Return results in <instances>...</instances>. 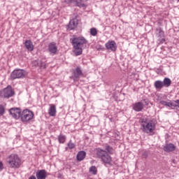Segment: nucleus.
<instances>
[{"mask_svg": "<svg viewBox=\"0 0 179 179\" xmlns=\"http://www.w3.org/2000/svg\"><path fill=\"white\" fill-rule=\"evenodd\" d=\"M71 44L74 48L73 52L75 55H82L83 48L87 44V40L83 36L73 38L71 39Z\"/></svg>", "mask_w": 179, "mask_h": 179, "instance_id": "1", "label": "nucleus"}, {"mask_svg": "<svg viewBox=\"0 0 179 179\" xmlns=\"http://www.w3.org/2000/svg\"><path fill=\"white\" fill-rule=\"evenodd\" d=\"M141 127H143V132L154 135L156 129V121H148L146 119H141Z\"/></svg>", "mask_w": 179, "mask_h": 179, "instance_id": "2", "label": "nucleus"}, {"mask_svg": "<svg viewBox=\"0 0 179 179\" xmlns=\"http://www.w3.org/2000/svg\"><path fill=\"white\" fill-rule=\"evenodd\" d=\"M6 162L10 169H19L22 165V159L16 154H11L6 158Z\"/></svg>", "mask_w": 179, "mask_h": 179, "instance_id": "3", "label": "nucleus"}, {"mask_svg": "<svg viewBox=\"0 0 179 179\" xmlns=\"http://www.w3.org/2000/svg\"><path fill=\"white\" fill-rule=\"evenodd\" d=\"M96 155L104 164H110L112 162L111 156L104 150L99 148L96 152Z\"/></svg>", "mask_w": 179, "mask_h": 179, "instance_id": "4", "label": "nucleus"}, {"mask_svg": "<svg viewBox=\"0 0 179 179\" xmlns=\"http://www.w3.org/2000/svg\"><path fill=\"white\" fill-rule=\"evenodd\" d=\"M34 117V113H33L32 111L26 109L22 112L20 118L22 122H27V121H30V120H33Z\"/></svg>", "mask_w": 179, "mask_h": 179, "instance_id": "5", "label": "nucleus"}, {"mask_svg": "<svg viewBox=\"0 0 179 179\" xmlns=\"http://www.w3.org/2000/svg\"><path fill=\"white\" fill-rule=\"evenodd\" d=\"M27 75V72L24 70L22 69H17V70H14L11 74H10V78L13 80L14 79H20L22 78H25V76Z\"/></svg>", "mask_w": 179, "mask_h": 179, "instance_id": "6", "label": "nucleus"}, {"mask_svg": "<svg viewBox=\"0 0 179 179\" xmlns=\"http://www.w3.org/2000/svg\"><path fill=\"white\" fill-rule=\"evenodd\" d=\"M0 96L4 97V99H9L15 96V91H13L10 85H8L3 91L0 92Z\"/></svg>", "mask_w": 179, "mask_h": 179, "instance_id": "7", "label": "nucleus"}, {"mask_svg": "<svg viewBox=\"0 0 179 179\" xmlns=\"http://www.w3.org/2000/svg\"><path fill=\"white\" fill-rule=\"evenodd\" d=\"M10 114L13 118L18 120V118H20V116L22 115V110L17 108H12L10 109Z\"/></svg>", "mask_w": 179, "mask_h": 179, "instance_id": "8", "label": "nucleus"}, {"mask_svg": "<svg viewBox=\"0 0 179 179\" xmlns=\"http://www.w3.org/2000/svg\"><path fill=\"white\" fill-rule=\"evenodd\" d=\"M48 51L50 54H53L55 55L57 52L58 51V47L57 46V43L52 42L48 45Z\"/></svg>", "mask_w": 179, "mask_h": 179, "instance_id": "9", "label": "nucleus"}, {"mask_svg": "<svg viewBox=\"0 0 179 179\" xmlns=\"http://www.w3.org/2000/svg\"><path fill=\"white\" fill-rule=\"evenodd\" d=\"M106 48H107V50H110V51L115 52L117 50V43H115V41H108L106 44Z\"/></svg>", "mask_w": 179, "mask_h": 179, "instance_id": "10", "label": "nucleus"}, {"mask_svg": "<svg viewBox=\"0 0 179 179\" xmlns=\"http://www.w3.org/2000/svg\"><path fill=\"white\" fill-rule=\"evenodd\" d=\"M80 76H83V73H82L80 68L77 67L73 71V78H74V80H79Z\"/></svg>", "mask_w": 179, "mask_h": 179, "instance_id": "11", "label": "nucleus"}, {"mask_svg": "<svg viewBox=\"0 0 179 179\" xmlns=\"http://www.w3.org/2000/svg\"><path fill=\"white\" fill-rule=\"evenodd\" d=\"M36 178L37 179H45V178H47V171L44 169L38 170L36 171Z\"/></svg>", "mask_w": 179, "mask_h": 179, "instance_id": "12", "label": "nucleus"}, {"mask_svg": "<svg viewBox=\"0 0 179 179\" xmlns=\"http://www.w3.org/2000/svg\"><path fill=\"white\" fill-rule=\"evenodd\" d=\"M78 24V19L74 18L69 22L68 29H69V30H73V29H76Z\"/></svg>", "mask_w": 179, "mask_h": 179, "instance_id": "13", "label": "nucleus"}, {"mask_svg": "<svg viewBox=\"0 0 179 179\" xmlns=\"http://www.w3.org/2000/svg\"><path fill=\"white\" fill-rule=\"evenodd\" d=\"M164 150L168 153L170 152H174V150H176V145L173 143L166 144L164 146Z\"/></svg>", "mask_w": 179, "mask_h": 179, "instance_id": "14", "label": "nucleus"}, {"mask_svg": "<svg viewBox=\"0 0 179 179\" xmlns=\"http://www.w3.org/2000/svg\"><path fill=\"white\" fill-rule=\"evenodd\" d=\"M143 108V103L142 102H137L133 104V110L134 111H142V109Z\"/></svg>", "mask_w": 179, "mask_h": 179, "instance_id": "15", "label": "nucleus"}, {"mask_svg": "<svg viewBox=\"0 0 179 179\" xmlns=\"http://www.w3.org/2000/svg\"><path fill=\"white\" fill-rule=\"evenodd\" d=\"M24 46L28 51H33L34 50V45H33V42L30 40H27L24 43Z\"/></svg>", "mask_w": 179, "mask_h": 179, "instance_id": "16", "label": "nucleus"}, {"mask_svg": "<svg viewBox=\"0 0 179 179\" xmlns=\"http://www.w3.org/2000/svg\"><path fill=\"white\" fill-rule=\"evenodd\" d=\"M48 114L50 115V117H55V115L57 114V108L55 107V105H50Z\"/></svg>", "mask_w": 179, "mask_h": 179, "instance_id": "17", "label": "nucleus"}, {"mask_svg": "<svg viewBox=\"0 0 179 179\" xmlns=\"http://www.w3.org/2000/svg\"><path fill=\"white\" fill-rule=\"evenodd\" d=\"M86 157V152L85 151H80L77 155V160L82 162Z\"/></svg>", "mask_w": 179, "mask_h": 179, "instance_id": "18", "label": "nucleus"}, {"mask_svg": "<svg viewBox=\"0 0 179 179\" xmlns=\"http://www.w3.org/2000/svg\"><path fill=\"white\" fill-rule=\"evenodd\" d=\"M162 83L165 87H169L171 85V80L169 78H165Z\"/></svg>", "mask_w": 179, "mask_h": 179, "instance_id": "19", "label": "nucleus"}, {"mask_svg": "<svg viewBox=\"0 0 179 179\" xmlns=\"http://www.w3.org/2000/svg\"><path fill=\"white\" fill-rule=\"evenodd\" d=\"M155 89H162L163 87H164L163 82L161 80L155 81Z\"/></svg>", "mask_w": 179, "mask_h": 179, "instance_id": "20", "label": "nucleus"}, {"mask_svg": "<svg viewBox=\"0 0 179 179\" xmlns=\"http://www.w3.org/2000/svg\"><path fill=\"white\" fill-rule=\"evenodd\" d=\"M157 34H158V37H159V38L164 37V32L162 30V28L157 29Z\"/></svg>", "mask_w": 179, "mask_h": 179, "instance_id": "21", "label": "nucleus"}, {"mask_svg": "<svg viewBox=\"0 0 179 179\" xmlns=\"http://www.w3.org/2000/svg\"><path fill=\"white\" fill-rule=\"evenodd\" d=\"M39 68H41V69H45V59H43L42 60H41L39 62V65H38Z\"/></svg>", "mask_w": 179, "mask_h": 179, "instance_id": "22", "label": "nucleus"}, {"mask_svg": "<svg viewBox=\"0 0 179 179\" xmlns=\"http://www.w3.org/2000/svg\"><path fill=\"white\" fill-rule=\"evenodd\" d=\"M90 173H92V174L96 176V174H97V168H96L94 166H91L90 168Z\"/></svg>", "mask_w": 179, "mask_h": 179, "instance_id": "23", "label": "nucleus"}, {"mask_svg": "<svg viewBox=\"0 0 179 179\" xmlns=\"http://www.w3.org/2000/svg\"><path fill=\"white\" fill-rule=\"evenodd\" d=\"M160 104H162V106H166L167 107H173V103L167 102L165 101H161Z\"/></svg>", "mask_w": 179, "mask_h": 179, "instance_id": "24", "label": "nucleus"}, {"mask_svg": "<svg viewBox=\"0 0 179 179\" xmlns=\"http://www.w3.org/2000/svg\"><path fill=\"white\" fill-rule=\"evenodd\" d=\"M91 36H97V29L96 28H92L90 29Z\"/></svg>", "mask_w": 179, "mask_h": 179, "instance_id": "25", "label": "nucleus"}, {"mask_svg": "<svg viewBox=\"0 0 179 179\" xmlns=\"http://www.w3.org/2000/svg\"><path fill=\"white\" fill-rule=\"evenodd\" d=\"M65 136H63V135H60L59 136V142L60 143H64L65 142Z\"/></svg>", "mask_w": 179, "mask_h": 179, "instance_id": "26", "label": "nucleus"}, {"mask_svg": "<svg viewBox=\"0 0 179 179\" xmlns=\"http://www.w3.org/2000/svg\"><path fill=\"white\" fill-rule=\"evenodd\" d=\"M105 150H107L108 153H113V148L110 147V145H106Z\"/></svg>", "mask_w": 179, "mask_h": 179, "instance_id": "27", "label": "nucleus"}, {"mask_svg": "<svg viewBox=\"0 0 179 179\" xmlns=\"http://www.w3.org/2000/svg\"><path fill=\"white\" fill-rule=\"evenodd\" d=\"M5 114V108L3 106L0 105V115H3Z\"/></svg>", "mask_w": 179, "mask_h": 179, "instance_id": "28", "label": "nucleus"}, {"mask_svg": "<svg viewBox=\"0 0 179 179\" xmlns=\"http://www.w3.org/2000/svg\"><path fill=\"white\" fill-rule=\"evenodd\" d=\"M148 156H149V153L148 152V151H144L142 154L143 159H146Z\"/></svg>", "mask_w": 179, "mask_h": 179, "instance_id": "29", "label": "nucleus"}, {"mask_svg": "<svg viewBox=\"0 0 179 179\" xmlns=\"http://www.w3.org/2000/svg\"><path fill=\"white\" fill-rule=\"evenodd\" d=\"M68 147H69V149H73V148H75V144L70 141L68 143Z\"/></svg>", "mask_w": 179, "mask_h": 179, "instance_id": "30", "label": "nucleus"}, {"mask_svg": "<svg viewBox=\"0 0 179 179\" xmlns=\"http://www.w3.org/2000/svg\"><path fill=\"white\" fill-rule=\"evenodd\" d=\"M175 103H173L172 107H179V99L175 101Z\"/></svg>", "mask_w": 179, "mask_h": 179, "instance_id": "31", "label": "nucleus"}, {"mask_svg": "<svg viewBox=\"0 0 179 179\" xmlns=\"http://www.w3.org/2000/svg\"><path fill=\"white\" fill-rule=\"evenodd\" d=\"M32 64L34 65V66H38V65H40V62H38L37 60H34L32 62Z\"/></svg>", "mask_w": 179, "mask_h": 179, "instance_id": "32", "label": "nucleus"}, {"mask_svg": "<svg viewBox=\"0 0 179 179\" xmlns=\"http://www.w3.org/2000/svg\"><path fill=\"white\" fill-rule=\"evenodd\" d=\"M165 41H166V39L162 38L161 40H159V44H163V43H164Z\"/></svg>", "mask_w": 179, "mask_h": 179, "instance_id": "33", "label": "nucleus"}, {"mask_svg": "<svg viewBox=\"0 0 179 179\" xmlns=\"http://www.w3.org/2000/svg\"><path fill=\"white\" fill-rule=\"evenodd\" d=\"M3 169V164L2 162H0V171Z\"/></svg>", "mask_w": 179, "mask_h": 179, "instance_id": "34", "label": "nucleus"}, {"mask_svg": "<svg viewBox=\"0 0 179 179\" xmlns=\"http://www.w3.org/2000/svg\"><path fill=\"white\" fill-rule=\"evenodd\" d=\"M29 179H37V178H36V176H31L29 178Z\"/></svg>", "mask_w": 179, "mask_h": 179, "instance_id": "35", "label": "nucleus"}, {"mask_svg": "<svg viewBox=\"0 0 179 179\" xmlns=\"http://www.w3.org/2000/svg\"><path fill=\"white\" fill-rule=\"evenodd\" d=\"M82 6H85V4H84V3H83V4H82Z\"/></svg>", "mask_w": 179, "mask_h": 179, "instance_id": "36", "label": "nucleus"}, {"mask_svg": "<svg viewBox=\"0 0 179 179\" xmlns=\"http://www.w3.org/2000/svg\"><path fill=\"white\" fill-rule=\"evenodd\" d=\"M67 1H72V0H67Z\"/></svg>", "mask_w": 179, "mask_h": 179, "instance_id": "37", "label": "nucleus"}, {"mask_svg": "<svg viewBox=\"0 0 179 179\" xmlns=\"http://www.w3.org/2000/svg\"><path fill=\"white\" fill-rule=\"evenodd\" d=\"M178 2H179V0H178Z\"/></svg>", "mask_w": 179, "mask_h": 179, "instance_id": "38", "label": "nucleus"}]
</instances>
